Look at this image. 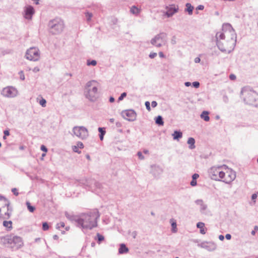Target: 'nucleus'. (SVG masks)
<instances>
[{
  "mask_svg": "<svg viewBox=\"0 0 258 258\" xmlns=\"http://www.w3.org/2000/svg\"><path fill=\"white\" fill-rule=\"evenodd\" d=\"M257 197V194H253V195H252V196H251V199H252V200L253 201L254 203H255V200L256 199Z\"/></svg>",
  "mask_w": 258,
  "mask_h": 258,
  "instance_id": "obj_44",
  "label": "nucleus"
},
{
  "mask_svg": "<svg viewBox=\"0 0 258 258\" xmlns=\"http://www.w3.org/2000/svg\"><path fill=\"white\" fill-rule=\"evenodd\" d=\"M1 242L4 244L10 246L11 247H19L22 244V238L13 234L7 235L1 238Z\"/></svg>",
  "mask_w": 258,
  "mask_h": 258,
  "instance_id": "obj_3",
  "label": "nucleus"
},
{
  "mask_svg": "<svg viewBox=\"0 0 258 258\" xmlns=\"http://www.w3.org/2000/svg\"><path fill=\"white\" fill-rule=\"evenodd\" d=\"M9 201L5 197L0 196V210L2 211V209L7 207V212L5 214L6 219L10 218L11 215V213L9 210Z\"/></svg>",
  "mask_w": 258,
  "mask_h": 258,
  "instance_id": "obj_11",
  "label": "nucleus"
},
{
  "mask_svg": "<svg viewBox=\"0 0 258 258\" xmlns=\"http://www.w3.org/2000/svg\"><path fill=\"white\" fill-rule=\"evenodd\" d=\"M99 83L95 81H91L87 84V92L86 96L87 98L91 101L95 100L98 96V88Z\"/></svg>",
  "mask_w": 258,
  "mask_h": 258,
  "instance_id": "obj_4",
  "label": "nucleus"
},
{
  "mask_svg": "<svg viewBox=\"0 0 258 258\" xmlns=\"http://www.w3.org/2000/svg\"><path fill=\"white\" fill-rule=\"evenodd\" d=\"M199 177V175L198 174L195 173L192 177V179L191 181L190 182V185L192 186H195L197 185V181L196 179Z\"/></svg>",
  "mask_w": 258,
  "mask_h": 258,
  "instance_id": "obj_23",
  "label": "nucleus"
},
{
  "mask_svg": "<svg viewBox=\"0 0 258 258\" xmlns=\"http://www.w3.org/2000/svg\"><path fill=\"white\" fill-rule=\"evenodd\" d=\"M26 205H27V208H28V210L29 211V212L32 213L35 211V208L34 207L31 206V204L29 202H26Z\"/></svg>",
  "mask_w": 258,
  "mask_h": 258,
  "instance_id": "obj_29",
  "label": "nucleus"
},
{
  "mask_svg": "<svg viewBox=\"0 0 258 258\" xmlns=\"http://www.w3.org/2000/svg\"><path fill=\"white\" fill-rule=\"evenodd\" d=\"M172 228H173V230L174 231V232H176V224L175 222H172Z\"/></svg>",
  "mask_w": 258,
  "mask_h": 258,
  "instance_id": "obj_42",
  "label": "nucleus"
},
{
  "mask_svg": "<svg viewBox=\"0 0 258 258\" xmlns=\"http://www.w3.org/2000/svg\"><path fill=\"white\" fill-rule=\"evenodd\" d=\"M255 233V231L254 230H253L252 232H251V234L254 235Z\"/></svg>",
  "mask_w": 258,
  "mask_h": 258,
  "instance_id": "obj_60",
  "label": "nucleus"
},
{
  "mask_svg": "<svg viewBox=\"0 0 258 258\" xmlns=\"http://www.w3.org/2000/svg\"><path fill=\"white\" fill-rule=\"evenodd\" d=\"M123 118L129 121H133L136 117V113L132 110H127L122 112Z\"/></svg>",
  "mask_w": 258,
  "mask_h": 258,
  "instance_id": "obj_14",
  "label": "nucleus"
},
{
  "mask_svg": "<svg viewBox=\"0 0 258 258\" xmlns=\"http://www.w3.org/2000/svg\"><path fill=\"white\" fill-rule=\"evenodd\" d=\"M159 55L160 57L163 58L165 57V56L162 52H159Z\"/></svg>",
  "mask_w": 258,
  "mask_h": 258,
  "instance_id": "obj_53",
  "label": "nucleus"
},
{
  "mask_svg": "<svg viewBox=\"0 0 258 258\" xmlns=\"http://www.w3.org/2000/svg\"><path fill=\"white\" fill-rule=\"evenodd\" d=\"M151 105L153 107H155L157 105V103L156 101H153L152 102Z\"/></svg>",
  "mask_w": 258,
  "mask_h": 258,
  "instance_id": "obj_47",
  "label": "nucleus"
},
{
  "mask_svg": "<svg viewBox=\"0 0 258 258\" xmlns=\"http://www.w3.org/2000/svg\"><path fill=\"white\" fill-rule=\"evenodd\" d=\"M185 86H189L190 85V83L189 82H186L185 83Z\"/></svg>",
  "mask_w": 258,
  "mask_h": 258,
  "instance_id": "obj_57",
  "label": "nucleus"
},
{
  "mask_svg": "<svg viewBox=\"0 0 258 258\" xmlns=\"http://www.w3.org/2000/svg\"><path fill=\"white\" fill-rule=\"evenodd\" d=\"M182 136V134L180 132L174 131L172 134V137L174 140H179Z\"/></svg>",
  "mask_w": 258,
  "mask_h": 258,
  "instance_id": "obj_20",
  "label": "nucleus"
},
{
  "mask_svg": "<svg viewBox=\"0 0 258 258\" xmlns=\"http://www.w3.org/2000/svg\"><path fill=\"white\" fill-rule=\"evenodd\" d=\"M98 131H99V133H100V134L99 135L100 140L102 141L103 140L104 135H105L106 132H105L104 128H102V127H99Z\"/></svg>",
  "mask_w": 258,
  "mask_h": 258,
  "instance_id": "obj_26",
  "label": "nucleus"
},
{
  "mask_svg": "<svg viewBox=\"0 0 258 258\" xmlns=\"http://www.w3.org/2000/svg\"><path fill=\"white\" fill-rule=\"evenodd\" d=\"M254 231L256 232L257 231H258V227L257 226H255L254 227Z\"/></svg>",
  "mask_w": 258,
  "mask_h": 258,
  "instance_id": "obj_58",
  "label": "nucleus"
},
{
  "mask_svg": "<svg viewBox=\"0 0 258 258\" xmlns=\"http://www.w3.org/2000/svg\"><path fill=\"white\" fill-rule=\"evenodd\" d=\"M41 150L45 153H46L47 152V149L44 145H42L41 146Z\"/></svg>",
  "mask_w": 258,
  "mask_h": 258,
  "instance_id": "obj_43",
  "label": "nucleus"
},
{
  "mask_svg": "<svg viewBox=\"0 0 258 258\" xmlns=\"http://www.w3.org/2000/svg\"><path fill=\"white\" fill-rule=\"evenodd\" d=\"M86 16L87 17V20L90 21L92 17V14L91 13H86Z\"/></svg>",
  "mask_w": 258,
  "mask_h": 258,
  "instance_id": "obj_37",
  "label": "nucleus"
},
{
  "mask_svg": "<svg viewBox=\"0 0 258 258\" xmlns=\"http://www.w3.org/2000/svg\"><path fill=\"white\" fill-rule=\"evenodd\" d=\"M53 237H54V239H57V238H58V236H57V235H54V236H53Z\"/></svg>",
  "mask_w": 258,
  "mask_h": 258,
  "instance_id": "obj_61",
  "label": "nucleus"
},
{
  "mask_svg": "<svg viewBox=\"0 0 258 258\" xmlns=\"http://www.w3.org/2000/svg\"><path fill=\"white\" fill-rule=\"evenodd\" d=\"M49 27L53 34L59 33L62 31L64 28L63 22L60 19H54L49 22Z\"/></svg>",
  "mask_w": 258,
  "mask_h": 258,
  "instance_id": "obj_5",
  "label": "nucleus"
},
{
  "mask_svg": "<svg viewBox=\"0 0 258 258\" xmlns=\"http://www.w3.org/2000/svg\"><path fill=\"white\" fill-rule=\"evenodd\" d=\"M86 157H87V158L88 159H89V160H90V156H89V155H87V156H86Z\"/></svg>",
  "mask_w": 258,
  "mask_h": 258,
  "instance_id": "obj_62",
  "label": "nucleus"
},
{
  "mask_svg": "<svg viewBox=\"0 0 258 258\" xmlns=\"http://www.w3.org/2000/svg\"><path fill=\"white\" fill-rule=\"evenodd\" d=\"M19 76H20V78L21 79V80H25V75H24V74L23 73V71H21L19 72Z\"/></svg>",
  "mask_w": 258,
  "mask_h": 258,
  "instance_id": "obj_36",
  "label": "nucleus"
},
{
  "mask_svg": "<svg viewBox=\"0 0 258 258\" xmlns=\"http://www.w3.org/2000/svg\"><path fill=\"white\" fill-rule=\"evenodd\" d=\"M157 56V53L155 52H151L149 55V57L151 58H153Z\"/></svg>",
  "mask_w": 258,
  "mask_h": 258,
  "instance_id": "obj_40",
  "label": "nucleus"
},
{
  "mask_svg": "<svg viewBox=\"0 0 258 258\" xmlns=\"http://www.w3.org/2000/svg\"><path fill=\"white\" fill-rule=\"evenodd\" d=\"M45 155H46V153L44 152L43 154H42V156L43 157L45 156Z\"/></svg>",
  "mask_w": 258,
  "mask_h": 258,
  "instance_id": "obj_63",
  "label": "nucleus"
},
{
  "mask_svg": "<svg viewBox=\"0 0 258 258\" xmlns=\"http://www.w3.org/2000/svg\"><path fill=\"white\" fill-rule=\"evenodd\" d=\"M201 117L206 121H209L210 117L209 116V112L206 111H203L201 115Z\"/></svg>",
  "mask_w": 258,
  "mask_h": 258,
  "instance_id": "obj_21",
  "label": "nucleus"
},
{
  "mask_svg": "<svg viewBox=\"0 0 258 258\" xmlns=\"http://www.w3.org/2000/svg\"><path fill=\"white\" fill-rule=\"evenodd\" d=\"M223 167H213L210 169V175L211 178L215 180L221 179L223 174Z\"/></svg>",
  "mask_w": 258,
  "mask_h": 258,
  "instance_id": "obj_8",
  "label": "nucleus"
},
{
  "mask_svg": "<svg viewBox=\"0 0 258 258\" xmlns=\"http://www.w3.org/2000/svg\"><path fill=\"white\" fill-rule=\"evenodd\" d=\"M65 227V224L63 222H60L59 223L57 224V228L61 229L62 228H64Z\"/></svg>",
  "mask_w": 258,
  "mask_h": 258,
  "instance_id": "obj_31",
  "label": "nucleus"
},
{
  "mask_svg": "<svg viewBox=\"0 0 258 258\" xmlns=\"http://www.w3.org/2000/svg\"><path fill=\"white\" fill-rule=\"evenodd\" d=\"M219 239L221 240H223L224 238V236L222 235H220L219 237Z\"/></svg>",
  "mask_w": 258,
  "mask_h": 258,
  "instance_id": "obj_56",
  "label": "nucleus"
},
{
  "mask_svg": "<svg viewBox=\"0 0 258 258\" xmlns=\"http://www.w3.org/2000/svg\"><path fill=\"white\" fill-rule=\"evenodd\" d=\"M204 8V6L203 5H199L197 8V9L200 10H203Z\"/></svg>",
  "mask_w": 258,
  "mask_h": 258,
  "instance_id": "obj_48",
  "label": "nucleus"
},
{
  "mask_svg": "<svg viewBox=\"0 0 258 258\" xmlns=\"http://www.w3.org/2000/svg\"><path fill=\"white\" fill-rule=\"evenodd\" d=\"M128 251V248L125 246V244H121L120 248H119V252L120 253H123L127 252Z\"/></svg>",
  "mask_w": 258,
  "mask_h": 258,
  "instance_id": "obj_24",
  "label": "nucleus"
},
{
  "mask_svg": "<svg viewBox=\"0 0 258 258\" xmlns=\"http://www.w3.org/2000/svg\"><path fill=\"white\" fill-rule=\"evenodd\" d=\"M97 237H98V240L99 243H100V242L103 241L104 240V236L101 235H100L99 233H98L97 234Z\"/></svg>",
  "mask_w": 258,
  "mask_h": 258,
  "instance_id": "obj_35",
  "label": "nucleus"
},
{
  "mask_svg": "<svg viewBox=\"0 0 258 258\" xmlns=\"http://www.w3.org/2000/svg\"><path fill=\"white\" fill-rule=\"evenodd\" d=\"M150 102H148V101H146L145 102V105H146V108L147 109L150 111L151 110V107H150Z\"/></svg>",
  "mask_w": 258,
  "mask_h": 258,
  "instance_id": "obj_38",
  "label": "nucleus"
},
{
  "mask_svg": "<svg viewBox=\"0 0 258 258\" xmlns=\"http://www.w3.org/2000/svg\"><path fill=\"white\" fill-rule=\"evenodd\" d=\"M217 45L222 51L230 52L236 44V34L231 25L226 23L223 25L222 31L216 35Z\"/></svg>",
  "mask_w": 258,
  "mask_h": 258,
  "instance_id": "obj_1",
  "label": "nucleus"
},
{
  "mask_svg": "<svg viewBox=\"0 0 258 258\" xmlns=\"http://www.w3.org/2000/svg\"><path fill=\"white\" fill-rule=\"evenodd\" d=\"M73 133L78 137L84 139L88 135V130L84 126H75L73 128Z\"/></svg>",
  "mask_w": 258,
  "mask_h": 258,
  "instance_id": "obj_10",
  "label": "nucleus"
},
{
  "mask_svg": "<svg viewBox=\"0 0 258 258\" xmlns=\"http://www.w3.org/2000/svg\"><path fill=\"white\" fill-rule=\"evenodd\" d=\"M3 94L8 97H13L17 94V90L12 87H8L3 89Z\"/></svg>",
  "mask_w": 258,
  "mask_h": 258,
  "instance_id": "obj_13",
  "label": "nucleus"
},
{
  "mask_svg": "<svg viewBox=\"0 0 258 258\" xmlns=\"http://www.w3.org/2000/svg\"><path fill=\"white\" fill-rule=\"evenodd\" d=\"M229 78L231 80H234L236 79V76L234 74H231L229 76Z\"/></svg>",
  "mask_w": 258,
  "mask_h": 258,
  "instance_id": "obj_45",
  "label": "nucleus"
},
{
  "mask_svg": "<svg viewBox=\"0 0 258 258\" xmlns=\"http://www.w3.org/2000/svg\"><path fill=\"white\" fill-rule=\"evenodd\" d=\"M3 225L8 231H10L13 229V222L12 221L4 220L3 222Z\"/></svg>",
  "mask_w": 258,
  "mask_h": 258,
  "instance_id": "obj_17",
  "label": "nucleus"
},
{
  "mask_svg": "<svg viewBox=\"0 0 258 258\" xmlns=\"http://www.w3.org/2000/svg\"><path fill=\"white\" fill-rule=\"evenodd\" d=\"M131 12L133 14H138L139 13V9L138 8L136 7H132L131 8Z\"/></svg>",
  "mask_w": 258,
  "mask_h": 258,
  "instance_id": "obj_30",
  "label": "nucleus"
},
{
  "mask_svg": "<svg viewBox=\"0 0 258 258\" xmlns=\"http://www.w3.org/2000/svg\"><path fill=\"white\" fill-rule=\"evenodd\" d=\"M109 101L111 103H112L114 101V98L113 97H110L109 98Z\"/></svg>",
  "mask_w": 258,
  "mask_h": 258,
  "instance_id": "obj_54",
  "label": "nucleus"
},
{
  "mask_svg": "<svg viewBox=\"0 0 258 258\" xmlns=\"http://www.w3.org/2000/svg\"><path fill=\"white\" fill-rule=\"evenodd\" d=\"M197 226L200 229V233L202 234H205L206 230L205 228V224L203 222H199L197 223Z\"/></svg>",
  "mask_w": 258,
  "mask_h": 258,
  "instance_id": "obj_19",
  "label": "nucleus"
},
{
  "mask_svg": "<svg viewBox=\"0 0 258 258\" xmlns=\"http://www.w3.org/2000/svg\"><path fill=\"white\" fill-rule=\"evenodd\" d=\"M186 11L188 12L189 15H191L192 13V11L194 10V7L191 5L189 3H187L186 4Z\"/></svg>",
  "mask_w": 258,
  "mask_h": 258,
  "instance_id": "obj_27",
  "label": "nucleus"
},
{
  "mask_svg": "<svg viewBox=\"0 0 258 258\" xmlns=\"http://www.w3.org/2000/svg\"><path fill=\"white\" fill-rule=\"evenodd\" d=\"M156 124L159 125H163L164 121H163L162 118L161 116H158L156 119Z\"/></svg>",
  "mask_w": 258,
  "mask_h": 258,
  "instance_id": "obj_28",
  "label": "nucleus"
},
{
  "mask_svg": "<svg viewBox=\"0 0 258 258\" xmlns=\"http://www.w3.org/2000/svg\"><path fill=\"white\" fill-rule=\"evenodd\" d=\"M12 191L15 196H17L19 195V192H18V189L17 188H13Z\"/></svg>",
  "mask_w": 258,
  "mask_h": 258,
  "instance_id": "obj_39",
  "label": "nucleus"
},
{
  "mask_svg": "<svg viewBox=\"0 0 258 258\" xmlns=\"http://www.w3.org/2000/svg\"><path fill=\"white\" fill-rule=\"evenodd\" d=\"M165 34H160L151 40V43L156 47H160L165 43Z\"/></svg>",
  "mask_w": 258,
  "mask_h": 258,
  "instance_id": "obj_12",
  "label": "nucleus"
},
{
  "mask_svg": "<svg viewBox=\"0 0 258 258\" xmlns=\"http://www.w3.org/2000/svg\"><path fill=\"white\" fill-rule=\"evenodd\" d=\"M84 148L83 144L81 142H78L76 146H72V149L74 152L80 153L81 151H79V148L83 149Z\"/></svg>",
  "mask_w": 258,
  "mask_h": 258,
  "instance_id": "obj_18",
  "label": "nucleus"
},
{
  "mask_svg": "<svg viewBox=\"0 0 258 258\" xmlns=\"http://www.w3.org/2000/svg\"><path fill=\"white\" fill-rule=\"evenodd\" d=\"M4 133V135L7 136H9V135H10L9 131L8 130L5 131Z\"/></svg>",
  "mask_w": 258,
  "mask_h": 258,
  "instance_id": "obj_51",
  "label": "nucleus"
},
{
  "mask_svg": "<svg viewBox=\"0 0 258 258\" xmlns=\"http://www.w3.org/2000/svg\"><path fill=\"white\" fill-rule=\"evenodd\" d=\"M138 155L139 156V158L140 159H144V156L142 155V154L141 152H139L138 153Z\"/></svg>",
  "mask_w": 258,
  "mask_h": 258,
  "instance_id": "obj_46",
  "label": "nucleus"
},
{
  "mask_svg": "<svg viewBox=\"0 0 258 258\" xmlns=\"http://www.w3.org/2000/svg\"><path fill=\"white\" fill-rule=\"evenodd\" d=\"M99 217L97 210H93L88 213L82 214L76 219V222L83 228L91 229L97 225V220Z\"/></svg>",
  "mask_w": 258,
  "mask_h": 258,
  "instance_id": "obj_2",
  "label": "nucleus"
},
{
  "mask_svg": "<svg viewBox=\"0 0 258 258\" xmlns=\"http://www.w3.org/2000/svg\"><path fill=\"white\" fill-rule=\"evenodd\" d=\"M126 96V93L125 92L122 93L118 99V101L119 102L122 101L124 97Z\"/></svg>",
  "mask_w": 258,
  "mask_h": 258,
  "instance_id": "obj_32",
  "label": "nucleus"
},
{
  "mask_svg": "<svg viewBox=\"0 0 258 258\" xmlns=\"http://www.w3.org/2000/svg\"><path fill=\"white\" fill-rule=\"evenodd\" d=\"M178 8L174 5H172L170 7L167 8L166 15L169 17L172 16L174 13L177 12Z\"/></svg>",
  "mask_w": 258,
  "mask_h": 258,
  "instance_id": "obj_16",
  "label": "nucleus"
},
{
  "mask_svg": "<svg viewBox=\"0 0 258 258\" xmlns=\"http://www.w3.org/2000/svg\"><path fill=\"white\" fill-rule=\"evenodd\" d=\"M187 143L189 145L190 149H192L195 148V141L194 138H189L187 141Z\"/></svg>",
  "mask_w": 258,
  "mask_h": 258,
  "instance_id": "obj_22",
  "label": "nucleus"
},
{
  "mask_svg": "<svg viewBox=\"0 0 258 258\" xmlns=\"http://www.w3.org/2000/svg\"><path fill=\"white\" fill-rule=\"evenodd\" d=\"M42 229L44 231L48 230L49 226H48V224L46 222L43 223Z\"/></svg>",
  "mask_w": 258,
  "mask_h": 258,
  "instance_id": "obj_33",
  "label": "nucleus"
},
{
  "mask_svg": "<svg viewBox=\"0 0 258 258\" xmlns=\"http://www.w3.org/2000/svg\"><path fill=\"white\" fill-rule=\"evenodd\" d=\"M225 237H226V238L227 239L229 240V239H231V235H230V234H227L226 235V236H225Z\"/></svg>",
  "mask_w": 258,
  "mask_h": 258,
  "instance_id": "obj_49",
  "label": "nucleus"
},
{
  "mask_svg": "<svg viewBox=\"0 0 258 258\" xmlns=\"http://www.w3.org/2000/svg\"><path fill=\"white\" fill-rule=\"evenodd\" d=\"M39 68L38 67H35L33 69V71L34 72H37L39 71Z\"/></svg>",
  "mask_w": 258,
  "mask_h": 258,
  "instance_id": "obj_50",
  "label": "nucleus"
},
{
  "mask_svg": "<svg viewBox=\"0 0 258 258\" xmlns=\"http://www.w3.org/2000/svg\"><path fill=\"white\" fill-rule=\"evenodd\" d=\"M96 64H97V62L95 60H93L91 61H89V60L87 61V65L88 66L92 65V66H95L96 65Z\"/></svg>",
  "mask_w": 258,
  "mask_h": 258,
  "instance_id": "obj_34",
  "label": "nucleus"
},
{
  "mask_svg": "<svg viewBox=\"0 0 258 258\" xmlns=\"http://www.w3.org/2000/svg\"><path fill=\"white\" fill-rule=\"evenodd\" d=\"M26 57L30 60H38L40 57L39 50L36 47L30 48L27 51Z\"/></svg>",
  "mask_w": 258,
  "mask_h": 258,
  "instance_id": "obj_9",
  "label": "nucleus"
},
{
  "mask_svg": "<svg viewBox=\"0 0 258 258\" xmlns=\"http://www.w3.org/2000/svg\"><path fill=\"white\" fill-rule=\"evenodd\" d=\"M36 4H38V2L39 0H34Z\"/></svg>",
  "mask_w": 258,
  "mask_h": 258,
  "instance_id": "obj_59",
  "label": "nucleus"
},
{
  "mask_svg": "<svg viewBox=\"0 0 258 258\" xmlns=\"http://www.w3.org/2000/svg\"><path fill=\"white\" fill-rule=\"evenodd\" d=\"M241 94L243 96L244 101L249 104L253 103L257 96L255 91L247 89H243L241 91Z\"/></svg>",
  "mask_w": 258,
  "mask_h": 258,
  "instance_id": "obj_7",
  "label": "nucleus"
},
{
  "mask_svg": "<svg viewBox=\"0 0 258 258\" xmlns=\"http://www.w3.org/2000/svg\"><path fill=\"white\" fill-rule=\"evenodd\" d=\"M201 59L200 58V57H196L195 59V62L196 63H199L200 62Z\"/></svg>",
  "mask_w": 258,
  "mask_h": 258,
  "instance_id": "obj_52",
  "label": "nucleus"
},
{
  "mask_svg": "<svg viewBox=\"0 0 258 258\" xmlns=\"http://www.w3.org/2000/svg\"><path fill=\"white\" fill-rule=\"evenodd\" d=\"M34 13V10L32 6H29L26 8L25 17L26 19H30Z\"/></svg>",
  "mask_w": 258,
  "mask_h": 258,
  "instance_id": "obj_15",
  "label": "nucleus"
},
{
  "mask_svg": "<svg viewBox=\"0 0 258 258\" xmlns=\"http://www.w3.org/2000/svg\"><path fill=\"white\" fill-rule=\"evenodd\" d=\"M236 177L235 172L231 169L224 166L223 170V174L221 179L226 183H230Z\"/></svg>",
  "mask_w": 258,
  "mask_h": 258,
  "instance_id": "obj_6",
  "label": "nucleus"
},
{
  "mask_svg": "<svg viewBox=\"0 0 258 258\" xmlns=\"http://www.w3.org/2000/svg\"><path fill=\"white\" fill-rule=\"evenodd\" d=\"M66 229L67 230H68L69 229V227H67L66 228Z\"/></svg>",
  "mask_w": 258,
  "mask_h": 258,
  "instance_id": "obj_64",
  "label": "nucleus"
},
{
  "mask_svg": "<svg viewBox=\"0 0 258 258\" xmlns=\"http://www.w3.org/2000/svg\"><path fill=\"white\" fill-rule=\"evenodd\" d=\"M192 85L194 87L197 88H199L200 86V83L198 82H194L192 83Z\"/></svg>",
  "mask_w": 258,
  "mask_h": 258,
  "instance_id": "obj_41",
  "label": "nucleus"
},
{
  "mask_svg": "<svg viewBox=\"0 0 258 258\" xmlns=\"http://www.w3.org/2000/svg\"><path fill=\"white\" fill-rule=\"evenodd\" d=\"M1 212L2 211L0 210V219L2 218V219H6L5 217H6V216L5 215L4 216H3L2 214H1Z\"/></svg>",
  "mask_w": 258,
  "mask_h": 258,
  "instance_id": "obj_55",
  "label": "nucleus"
},
{
  "mask_svg": "<svg viewBox=\"0 0 258 258\" xmlns=\"http://www.w3.org/2000/svg\"><path fill=\"white\" fill-rule=\"evenodd\" d=\"M37 101L40 104V105H41L42 107L46 106V101L45 99L43 98L42 97H40V99H39V98H37Z\"/></svg>",
  "mask_w": 258,
  "mask_h": 258,
  "instance_id": "obj_25",
  "label": "nucleus"
}]
</instances>
